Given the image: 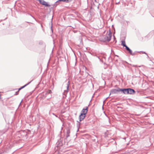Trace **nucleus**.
I'll return each instance as SVG.
<instances>
[{
	"label": "nucleus",
	"instance_id": "1",
	"mask_svg": "<svg viewBox=\"0 0 154 154\" xmlns=\"http://www.w3.org/2000/svg\"><path fill=\"white\" fill-rule=\"evenodd\" d=\"M123 92L125 94H133L134 93L135 91L133 89L131 88L123 89Z\"/></svg>",
	"mask_w": 154,
	"mask_h": 154
},
{
	"label": "nucleus",
	"instance_id": "2",
	"mask_svg": "<svg viewBox=\"0 0 154 154\" xmlns=\"http://www.w3.org/2000/svg\"><path fill=\"white\" fill-rule=\"evenodd\" d=\"M123 89L118 88L117 89H113L111 91L110 93L112 94L117 93L119 91H122L123 92Z\"/></svg>",
	"mask_w": 154,
	"mask_h": 154
},
{
	"label": "nucleus",
	"instance_id": "3",
	"mask_svg": "<svg viewBox=\"0 0 154 154\" xmlns=\"http://www.w3.org/2000/svg\"><path fill=\"white\" fill-rule=\"evenodd\" d=\"M112 36V34L110 31H109L107 32V36L105 38V39L106 41H109L110 39Z\"/></svg>",
	"mask_w": 154,
	"mask_h": 154
},
{
	"label": "nucleus",
	"instance_id": "4",
	"mask_svg": "<svg viewBox=\"0 0 154 154\" xmlns=\"http://www.w3.org/2000/svg\"><path fill=\"white\" fill-rule=\"evenodd\" d=\"M40 3L45 6L50 7V5L43 0H38Z\"/></svg>",
	"mask_w": 154,
	"mask_h": 154
},
{
	"label": "nucleus",
	"instance_id": "5",
	"mask_svg": "<svg viewBox=\"0 0 154 154\" xmlns=\"http://www.w3.org/2000/svg\"><path fill=\"white\" fill-rule=\"evenodd\" d=\"M88 107H86L85 109H83L81 111V113L84 114L85 115L87 114L88 111Z\"/></svg>",
	"mask_w": 154,
	"mask_h": 154
},
{
	"label": "nucleus",
	"instance_id": "6",
	"mask_svg": "<svg viewBox=\"0 0 154 154\" xmlns=\"http://www.w3.org/2000/svg\"><path fill=\"white\" fill-rule=\"evenodd\" d=\"M85 115L81 113L80 115L79 116V119L80 121H81L82 120L85 118Z\"/></svg>",
	"mask_w": 154,
	"mask_h": 154
},
{
	"label": "nucleus",
	"instance_id": "7",
	"mask_svg": "<svg viewBox=\"0 0 154 154\" xmlns=\"http://www.w3.org/2000/svg\"><path fill=\"white\" fill-rule=\"evenodd\" d=\"M28 84L25 85L24 86H22L20 88H19L18 89V91L15 94L16 95H17L18 94V92H19V91H20L21 89H22L23 88H24V87H25Z\"/></svg>",
	"mask_w": 154,
	"mask_h": 154
},
{
	"label": "nucleus",
	"instance_id": "8",
	"mask_svg": "<svg viewBox=\"0 0 154 154\" xmlns=\"http://www.w3.org/2000/svg\"><path fill=\"white\" fill-rule=\"evenodd\" d=\"M122 45L124 47H126V46L125 44V41H122Z\"/></svg>",
	"mask_w": 154,
	"mask_h": 154
},
{
	"label": "nucleus",
	"instance_id": "9",
	"mask_svg": "<svg viewBox=\"0 0 154 154\" xmlns=\"http://www.w3.org/2000/svg\"><path fill=\"white\" fill-rule=\"evenodd\" d=\"M47 93L48 94H50V93H52V91L51 90H48V91H47Z\"/></svg>",
	"mask_w": 154,
	"mask_h": 154
},
{
	"label": "nucleus",
	"instance_id": "10",
	"mask_svg": "<svg viewBox=\"0 0 154 154\" xmlns=\"http://www.w3.org/2000/svg\"><path fill=\"white\" fill-rule=\"evenodd\" d=\"M129 53H130L131 54H132V51L130 49V50L128 51Z\"/></svg>",
	"mask_w": 154,
	"mask_h": 154
},
{
	"label": "nucleus",
	"instance_id": "11",
	"mask_svg": "<svg viewBox=\"0 0 154 154\" xmlns=\"http://www.w3.org/2000/svg\"><path fill=\"white\" fill-rule=\"evenodd\" d=\"M125 47L127 51H128L130 50L129 48L127 46H126V47Z\"/></svg>",
	"mask_w": 154,
	"mask_h": 154
},
{
	"label": "nucleus",
	"instance_id": "12",
	"mask_svg": "<svg viewBox=\"0 0 154 154\" xmlns=\"http://www.w3.org/2000/svg\"><path fill=\"white\" fill-rule=\"evenodd\" d=\"M69 0H59L60 1H63V2H68Z\"/></svg>",
	"mask_w": 154,
	"mask_h": 154
}]
</instances>
